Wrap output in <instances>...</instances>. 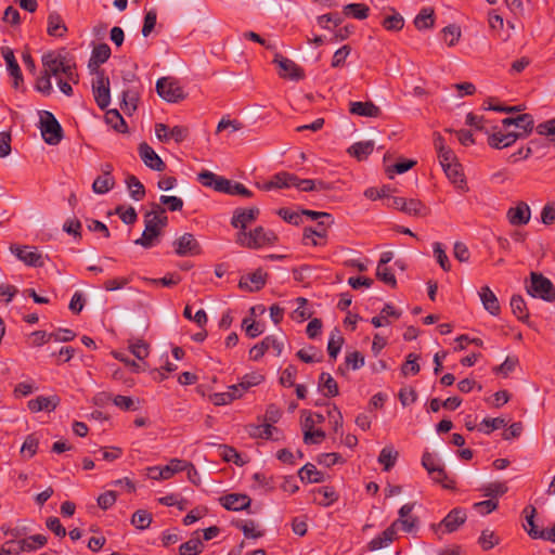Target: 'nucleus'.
<instances>
[{
  "instance_id": "c9c22d12",
  "label": "nucleus",
  "mask_w": 555,
  "mask_h": 555,
  "mask_svg": "<svg viewBox=\"0 0 555 555\" xmlns=\"http://www.w3.org/2000/svg\"><path fill=\"white\" fill-rule=\"evenodd\" d=\"M434 23L435 14L430 8H423L414 18V25L418 30L431 28Z\"/></svg>"
},
{
  "instance_id": "3c124183",
  "label": "nucleus",
  "mask_w": 555,
  "mask_h": 555,
  "mask_svg": "<svg viewBox=\"0 0 555 555\" xmlns=\"http://www.w3.org/2000/svg\"><path fill=\"white\" fill-rule=\"evenodd\" d=\"M369 7L363 3H350L344 8V13L354 18L364 20L369 16Z\"/></svg>"
},
{
  "instance_id": "72a5a7b5",
  "label": "nucleus",
  "mask_w": 555,
  "mask_h": 555,
  "mask_svg": "<svg viewBox=\"0 0 555 555\" xmlns=\"http://www.w3.org/2000/svg\"><path fill=\"white\" fill-rule=\"evenodd\" d=\"M398 457V451L392 446H387L382 449L378 455V463L383 465L384 470L388 472L396 465Z\"/></svg>"
},
{
  "instance_id": "864d4df0",
  "label": "nucleus",
  "mask_w": 555,
  "mask_h": 555,
  "mask_svg": "<svg viewBox=\"0 0 555 555\" xmlns=\"http://www.w3.org/2000/svg\"><path fill=\"white\" fill-rule=\"evenodd\" d=\"M481 490L483 491L486 496H490L493 499L505 494L508 488L505 482L495 481L483 486Z\"/></svg>"
},
{
  "instance_id": "4468645a",
  "label": "nucleus",
  "mask_w": 555,
  "mask_h": 555,
  "mask_svg": "<svg viewBox=\"0 0 555 555\" xmlns=\"http://www.w3.org/2000/svg\"><path fill=\"white\" fill-rule=\"evenodd\" d=\"M68 62L66 56L61 53L48 52L42 56L44 72L54 77H57L65 70V65H67Z\"/></svg>"
},
{
  "instance_id": "a19ab883",
  "label": "nucleus",
  "mask_w": 555,
  "mask_h": 555,
  "mask_svg": "<svg viewBox=\"0 0 555 555\" xmlns=\"http://www.w3.org/2000/svg\"><path fill=\"white\" fill-rule=\"evenodd\" d=\"M344 344V337L340 334L338 328H334L331 332L328 344H327V352L328 356L333 359H336L339 353L341 346Z\"/></svg>"
},
{
  "instance_id": "aec40b11",
  "label": "nucleus",
  "mask_w": 555,
  "mask_h": 555,
  "mask_svg": "<svg viewBox=\"0 0 555 555\" xmlns=\"http://www.w3.org/2000/svg\"><path fill=\"white\" fill-rule=\"evenodd\" d=\"M47 537L42 534H34L20 541H9L5 545H16L15 554L21 552H29L42 547L47 544Z\"/></svg>"
},
{
  "instance_id": "20e7f679",
  "label": "nucleus",
  "mask_w": 555,
  "mask_h": 555,
  "mask_svg": "<svg viewBox=\"0 0 555 555\" xmlns=\"http://www.w3.org/2000/svg\"><path fill=\"white\" fill-rule=\"evenodd\" d=\"M527 292L530 296L546 301H552L555 297L552 282L537 272H531L530 284L527 285Z\"/></svg>"
},
{
  "instance_id": "6e6d98bb",
  "label": "nucleus",
  "mask_w": 555,
  "mask_h": 555,
  "mask_svg": "<svg viewBox=\"0 0 555 555\" xmlns=\"http://www.w3.org/2000/svg\"><path fill=\"white\" fill-rule=\"evenodd\" d=\"M103 397H105L107 400H112L113 403L118 406L119 409L124 411H130L134 410L133 408V400L130 397L117 395L115 397H112V395L103 392Z\"/></svg>"
},
{
  "instance_id": "69168bd1",
  "label": "nucleus",
  "mask_w": 555,
  "mask_h": 555,
  "mask_svg": "<svg viewBox=\"0 0 555 555\" xmlns=\"http://www.w3.org/2000/svg\"><path fill=\"white\" fill-rule=\"evenodd\" d=\"M105 119L117 131H121L120 127H126V122L117 109L107 111Z\"/></svg>"
},
{
  "instance_id": "6ab92c4d",
  "label": "nucleus",
  "mask_w": 555,
  "mask_h": 555,
  "mask_svg": "<svg viewBox=\"0 0 555 555\" xmlns=\"http://www.w3.org/2000/svg\"><path fill=\"white\" fill-rule=\"evenodd\" d=\"M518 138H521V133L500 129L489 135L488 143L491 147L504 149L511 146Z\"/></svg>"
},
{
  "instance_id": "2f4dec72",
  "label": "nucleus",
  "mask_w": 555,
  "mask_h": 555,
  "mask_svg": "<svg viewBox=\"0 0 555 555\" xmlns=\"http://www.w3.org/2000/svg\"><path fill=\"white\" fill-rule=\"evenodd\" d=\"M47 31L53 37H62L67 31L64 21L57 13L53 12L49 14Z\"/></svg>"
},
{
  "instance_id": "0e129e2a",
  "label": "nucleus",
  "mask_w": 555,
  "mask_h": 555,
  "mask_svg": "<svg viewBox=\"0 0 555 555\" xmlns=\"http://www.w3.org/2000/svg\"><path fill=\"white\" fill-rule=\"evenodd\" d=\"M35 88L38 92L49 95L52 91L51 76L43 70V73L37 78Z\"/></svg>"
},
{
  "instance_id": "338daca9",
  "label": "nucleus",
  "mask_w": 555,
  "mask_h": 555,
  "mask_svg": "<svg viewBox=\"0 0 555 555\" xmlns=\"http://www.w3.org/2000/svg\"><path fill=\"white\" fill-rule=\"evenodd\" d=\"M351 48L348 44L343 46L339 48L333 55L332 59V67L338 68L344 66L347 56L350 54Z\"/></svg>"
},
{
  "instance_id": "f3484780",
  "label": "nucleus",
  "mask_w": 555,
  "mask_h": 555,
  "mask_svg": "<svg viewBox=\"0 0 555 555\" xmlns=\"http://www.w3.org/2000/svg\"><path fill=\"white\" fill-rule=\"evenodd\" d=\"M139 155L145 166L156 171H164L166 168L163 159L156 154V152L146 143L142 142L139 145Z\"/></svg>"
},
{
  "instance_id": "a878e982",
  "label": "nucleus",
  "mask_w": 555,
  "mask_h": 555,
  "mask_svg": "<svg viewBox=\"0 0 555 555\" xmlns=\"http://www.w3.org/2000/svg\"><path fill=\"white\" fill-rule=\"evenodd\" d=\"M349 112L352 115L364 116V117H378L380 115V108L373 102H350Z\"/></svg>"
},
{
  "instance_id": "0eeeda50",
  "label": "nucleus",
  "mask_w": 555,
  "mask_h": 555,
  "mask_svg": "<svg viewBox=\"0 0 555 555\" xmlns=\"http://www.w3.org/2000/svg\"><path fill=\"white\" fill-rule=\"evenodd\" d=\"M524 513L526 514V521L528 525V527L524 525V528L532 539H543L555 542V525L543 530H538L534 524L535 508L529 505L524 509Z\"/></svg>"
},
{
  "instance_id": "4d7b16f0",
  "label": "nucleus",
  "mask_w": 555,
  "mask_h": 555,
  "mask_svg": "<svg viewBox=\"0 0 555 555\" xmlns=\"http://www.w3.org/2000/svg\"><path fill=\"white\" fill-rule=\"evenodd\" d=\"M382 24L387 30L398 31L403 28L404 20L399 13L395 12L392 15L385 17Z\"/></svg>"
},
{
  "instance_id": "f03ea898",
  "label": "nucleus",
  "mask_w": 555,
  "mask_h": 555,
  "mask_svg": "<svg viewBox=\"0 0 555 555\" xmlns=\"http://www.w3.org/2000/svg\"><path fill=\"white\" fill-rule=\"evenodd\" d=\"M276 240L278 236L275 233L271 230H266L263 227H257L249 232L240 231L236 234V243L250 249H258L267 245H273Z\"/></svg>"
},
{
  "instance_id": "dca6fc26",
  "label": "nucleus",
  "mask_w": 555,
  "mask_h": 555,
  "mask_svg": "<svg viewBox=\"0 0 555 555\" xmlns=\"http://www.w3.org/2000/svg\"><path fill=\"white\" fill-rule=\"evenodd\" d=\"M220 504L228 511H247L251 499L247 494L230 493L219 498Z\"/></svg>"
},
{
  "instance_id": "de8ad7c7",
  "label": "nucleus",
  "mask_w": 555,
  "mask_h": 555,
  "mask_svg": "<svg viewBox=\"0 0 555 555\" xmlns=\"http://www.w3.org/2000/svg\"><path fill=\"white\" fill-rule=\"evenodd\" d=\"M152 522V515L147 511L138 509L131 518V524L140 530H144L150 527Z\"/></svg>"
},
{
  "instance_id": "bb28decb",
  "label": "nucleus",
  "mask_w": 555,
  "mask_h": 555,
  "mask_svg": "<svg viewBox=\"0 0 555 555\" xmlns=\"http://www.w3.org/2000/svg\"><path fill=\"white\" fill-rule=\"evenodd\" d=\"M435 146L438 151V158L442 169L457 164L456 156L452 150L444 145V140L440 134L435 139Z\"/></svg>"
},
{
  "instance_id": "473e14b6",
  "label": "nucleus",
  "mask_w": 555,
  "mask_h": 555,
  "mask_svg": "<svg viewBox=\"0 0 555 555\" xmlns=\"http://www.w3.org/2000/svg\"><path fill=\"white\" fill-rule=\"evenodd\" d=\"M319 387L327 398L336 397L339 392L338 385L330 373H321L319 377Z\"/></svg>"
},
{
  "instance_id": "412c9836",
  "label": "nucleus",
  "mask_w": 555,
  "mask_h": 555,
  "mask_svg": "<svg viewBox=\"0 0 555 555\" xmlns=\"http://www.w3.org/2000/svg\"><path fill=\"white\" fill-rule=\"evenodd\" d=\"M507 219L512 225H525L530 220V208L525 202H520L516 207L507 210Z\"/></svg>"
},
{
  "instance_id": "e2e57ef3",
  "label": "nucleus",
  "mask_w": 555,
  "mask_h": 555,
  "mask_svg": "<svg viewBox=\"0 0 555 555\" xmlns=\"http://www.w3.org/2000/svg\"><path fill=\"white\" fill-rule=\"evenodd\" d=\"M442 34L444 41L449 47H452L459 41L461 37V29L455 25H449L442 29Z\"/></svg>"
},
{
  "instance_id": "ea45409f",
  "label": "nucleus",
  "mask_w": 555,
  "mask_h": 555,
  "mask_svg": "<svg viewBox=\"0 0 555 555\" xmlns=\"http://www.w3.org/2000/svg\"><path fill=\"white\" fill-rule=\"evenodd\" d=\"M222 176H218L209 170H203L197 175L198 182L209 189H212L216 192H219L220 186L218 183H221Z\"/></svg>"
},
{
  "instance_id": "79ce46f5",
  "label": "nucleus",
  "mask_w": 555,
  "mask_h": 555,
  "mask_svg": "<svg viewBox=\"0 0 555 555\" xmlns=\"http://www.w3.org/2000/svg\"><path fill=\"white\" fill-rule=\"evenodd\" d=\"M264 379V376L259 372H251L248 374H245L241 382L236 385L238 386L240 391H242V395L249 389L250 387L257 386L261 384Z\"/></svg>"
},
{
  "instance_id": "680f3d73",
  "label": "nucleus",
  "mask_w": 555,
  "mask_h": 555,
  "mask_svg": "<svg viewBox=\"0 0 555 555\" xmlns=\"http://www.w3.org/2000/svg\"><path fill=\"white\" fill-rule=\"evenodd\" d=\"M220 455L225 462L234 463L236 465H243L244 462L241 459L240 453L232 447L221 446L220 447Z\"/></svg>"
},
{
  "instance_id": "c756f323",
  "label": "nucleus",
  "mask_w": 555,
  "mask_h": 555,
  "mask_svg": "<svg viewBox=\"0 0 555 555\" xmlns=\"http://www.w3.org/2000/svg\"><path fill=\"white\" fill-rule=\"evenodd\" d=\"M338 500V495L332 487H321L314 491L313 502L327 507Z\"/></svg>"
},
{
  "instance_id": "cd10ccee",
  "label": "nucleus",
  "mask_w": 555,
  "mask_h": 555,
  "mask_svg": "<svg viewBox=\"0 0 555 555\" xmlns=\"http://www.w3.org/2000/svg\"><path fill=\"white\" fill-rule=\"evenodd\" d=\"M111 56V48L106 43H100L92 50L91 59L89 61V68L96 73L99 66L105 63Z\"/></svg>"
},
{
  "instance_id": "e433bc0d",
  "label": "nucleus",
  "mask_w": 555,
  "mask_h": 555,
  "mask_svg": "<svg viewBox=\"0 0 555 555\" xmlns=\"http://www.w3.org/2000/svg\"><path fill=\"white\" fill-rule=\"evenodd\" d=\"M198 532L196 531L195 534ZM204 551V543L198 535L191 538L179 547V555H198Z\"/></svg>"
},
{
  "instance_id": "5701e85b",
  "label": "nucleus",
  "mask_w": 555,
  "mask_h": 555,
  "mask_svg": "<svg viewBox=\"0 0 555 555\" xmlns=\"http://www.w3.org/2000/svg\"><path fill=\"white\" fill-rule=\"evenodd\" d=\"M397 527H398V521H393L380 534H378L373 540H371V542L369 543V548L371 551H377V550L388 546L396 538Z\"/></svg>"
},
{
  "instance_id": "774afa93",
  "label": "nucleus",
  "mask_w": 555,
  "mask_h": 555,
  "mask_svg": "<svg viewBox=\"0 0 555 555\" xmlns=\"http://www.w3.org/2000/svg\"><path fill=\"white\" fill-rule=\"evenodd\" d=\"M297 374V369L295 365L289 364L281 374L280 383L284 387H292L295 385V378Z\"/></svg>"
},
{
  "instance_id": "49530a36",
  "label": "nucleus",
  "mask_w": 555,
  "mask_h": 555,
  "mask_svg": "<svg viewBox=\"0 0 555 555\" xmlns=\"http://www.w3.org/2000/svg\"><path fill=\"white\" fill-rule=\"evenodd\" d=\"M126 183L130 191V195L134 201H141L145 196L144 185L135 176H129L126 179Z\"/></svg>"
},
{
  "instance_id": "2eb2a0df",
  "label": "nucleus",
  "mask_w": 555,
  "mask_h": 555,
  "mask_svg": "<svg viewBox=\"0 0 555 555\" xmlns=\"http://www.w3.org/2000/svg\"><path fill=\"white\" fill-rule=\"evenodd\" d=\"M260 211L257 207L237 208L234 210L231 219V225L240 231H246L248 224L253 223L259 216Z\"/></svg>"
},
{
  "instance_id": "1a4fd4ad",
  "label": "nucleus",
  "mask_w": 555,
  "mask_h": 555,
  "mask_svg": "<svg viewBox=\"0 0 555 555\" xmlns=\"http://www.w3.org/2000/svg\"><path fill=\"white\" fill-rule=\"evenodd\" d=\"M175 251L180 257L197 256L202 254V247L192 233H184L173 242Z\"/></svg>"
},
{
  "instance_id": "09e8293b",
  "label": "nucleus",
  "mask_w": 555,
  "mask_h": 555,
  "mask_svg": "<svg viewBox=\"0 0 555 555\" xmlns=\"http://www.w3.org/2000/svg\"><path fill=\"white\" fill-rule=\"evenodd\" d=\"M38 446H39L38 438L34 434L28 435L25 438V441L21 448L22 455L26 459H31L37 453Z\"/></svg>"
},
{
  "instance_id": "9d476101",
  "label": "nucleus",
  "mask_w": 555,
  "mask_h": 555,
  "mask_svg": "<svg viewBox=\"0 0 555 555\" xmlns=\"http://www.w3.org/2000/svg\"><path fill=\"white\" fill-rule=\"evenodd\" d=\"M10 250L27 266L42 267L44 264L43 256L36 247L11 245Z\"/></svg>"
},
{
  "instance_id": "c03bdc74",
  "label": "nucleus",
  "mask_w": 555,
  "mask_h": 555,
  "mask_svg": "<svg viewBox=\"0 0 555 555\" xmlns=\"http://www.w3.org/2000/svg\"><path fill=\"white\" fill-rule=\"evenodd\" d=\"M115 184V179L113 176H99L93 184H92V190L94 193L96 194H105L107 193L108 191H111L113 189Z\"/></svg>"
},
{
  "instance_id": "8fccbe9b",
  "label": "nucleus",
  "mask_w": 555,
  "mask_h": 555,
  "mask_svg": "<svg viewBox=\"0 0 555 555\" xmlns=\"http://www.w3.org/2000/svg\"><path fill=\"white\" fill-rule=\"evenodd\" d=\"M518 130L517 133H521V137L527 135L533 129V118L530 114H521L515 117V125Z\"/></svg>"
},
{
  "instance_id": "bf43d9fd",
  "label": "nucleus",
  "mask_w": 555,
  "mask_h": 555,
  "mask_svg": "<svg viewBox=\"0 0 555 555\" xmlns=\"http://www.w3.org/2000/svg\"><path fill=\"white\" fill-rule=\"evenodd\" d=\"M434 255L437 259V262L440 264L443 271H450L451 264L449 258L442 247V244L439 242L434 243Z\"/></svg>"
},
{
  "instance_id": "b1692460",
  "label": "nucleus",
  "mask_w": 555,
  "mask_h": 555,
  "mask_svg": "<svg viewBox=\"0 0 555 555\" xmlns=\"http://www.w3.org/2000/svg\"><path fill=\"white\" fill-rule=\"evenodd\" d=\"M60 403V398L57 396L44 397L39 396L35 399L28 401L27 406L33 413H37L40 411H54Z\"/></svg>"
},
{
  "instance_id": "603ef678",
  "label": "nucleus",
  "mask_w": 555,
  "mask_h": 555,
  "mask_svg": "<svg viewBox=\"0 0 555 555\" xmlns=\"http://www.w3.org/2000/svg\"><path fill=\"white\" fill-rule=\"evenodd\" d=\"M1 54L7 63V68L10 75L18 74V72H22L15 59L14 52L11 48L2 47Z\"/></svg>"
},
{
  "instance_id": "4c0bfd02",
  "label": "nucleus",
  "mask_w": 555,
  "mask_h": 555,
  "mask_svg": "<svg viewBox=\"0 0 555 555\" xmlns=\"http://www.w3.org/2000/svg\"><path fill=\"white\" fill-rule=\"evenodd\" d=\"M276 427H274L270 423L261 424V425H248L247 431L253 438H261V439H272L273 431H276Z\"/></svg>"
},
{
  "instance_id": "f257e3e1",
  "label": "nucleus",
  "mask_w": 555,
  "mask_h": 555,
  "mask_svg": "<svg viewBox=\"0 0 555 555\" xmlns=\"http://www.w3.org/2000/svg\"><path fill=\"white\" fill-rule=\"evenodd\" d=\"M152 209L144 215L145 229L142 236L134 241L135 245L144 248H151L155 245L157 237L160 235L162 230L167 225L168 218L165 208L159 204L153 203Z\"/></svg>"
},
{
  "instance_id": "a211bd4d",
  "label": "nucleus",
  "mask_w": 555,
  "mask_h": 555,
  "mask_svg": "<svg viewBox=\"0 0 555 555\" xmlns=\"http://www.w3.org/2000/svg\"><path fill=\"white\" fill-rule=\"evenodd\" d=\"M267 273L262 269L246 274L241 278L238 286L248 292L260 291L266 285Z\"/></svg>"
},
{
  "instance_id": "7ed1b4c3",
  "label": "nucleus",
  "mask_w": 555,
  "mask_h": 555,
  "mask_svg": "<svg viewBox=\"0 0 555 555\" xmlns=\"http://www.w3.org/2000/svg\"><path fill=\"white\" fill-rule=\"evenodd\" d=\"M39 129L42 139L49 145H56L63 139V129L55 116L49 111L39 112Z\"/></svg>"
},
{
  "instance_id": "393cba45",
  "label": "nucleus",
  "mask_w": 555,
  "mask_h": 555,
  "mask_svg": "<svg viewBox=\"0 0 555 555\" xmlns=\"http://www.w3.org/2000/svg\"><path fill=\"white\" fill-rule=\"evenodd\" d=\"M479 297L482 302L483 308L491 314V315H499L501 312V307L498 297L495 294L491 291L489 286H482L479 291Z\"/></svg>"
},
{
  "instance_id": "423d86ee",
  "label": "nucleus",
  "mask_w": 555,
  "mask_h": 555,
  "mask_svg": "<svg viewBox=\"0 0 555 555\" xmlns=\"http://www.w3.org/2000/svg\"><path fill=\"white\" fill-rule=\"evenodd\" d=\"M95 75L92 81L94 101L101 109H105L111 103L109 78L104 70H96Z\"/></svg>"
},
{
  "instance_id": "39448f33",
  "label": "nucleus",
  "mask_w": 555,
  "mask_h": 555,
  "mask_svg": "<svg viewBox=\"0 0 555 555\" xmlns=\"http://www.w3.org/2000/svg\"><path fill=\"white\" fill-rule=\"evenodd\" d=\"M156 91L162 99L171 103H177L185 98L179 82L170 77L159 78L156 82Z\"/></svg>"
},
{
  "instance_id": "c85d7f7f",
  "label": "nucleus",
  "mask_w": 555,
  "mask_h": 555,
  "mask_svg": "<svg viewBox=\"0 0 555 555\" xmlns=\"http://www.w3.org/2000/svg\"><path fill=\"white\" fill-rule=\"evenodd\" d=\"M443 171L455 188L461 191H466V180L462 170V166L459 163L443 168Z\"/></svg>"
},
{
  "instance_id": "f8f14e48",
  "label": "nucleus",
  "mask_w": 555,
  "mask_h": 555,
  "mask_svg": "<svg viewBox=\"0 0 555 555\" xmlns=\"http://www.w3.org/2000/svg\"><path fill=\"white\" fill-rule=\"evenodd\" d=\"M185 467H188V461L180 459H171L169 463L163 467H149L150 472H157V475L151 474L150 478L154 480H167L171 478L175 474L184 472Z\"/></svg>"
},
{
  "instance_id": "5fc2aeb1",
  "label": "nucleus",
  "mask_w": 555,
  "mask_h": 555,
  "mask_svg": "<svg viewBox=\"0 0 555 555\" xmlns=\"http://www.w3.org/2000/svg\"><path fill=\"white\" fill-rule=\"evenodd\" d=\"M273 184L276 189L291 188L294 181H297V176L286 171L279 172L272 177Z\"/></svg>"
},
{
  "instance_id": "052dcab7",
  "label": "nucleus",
  "mask_w": 555,
  "mask_h": 555,
  "mask_svg": "<svg viewBox=\"0 0 555 555\" xmlns=\"http://www.w3.org/2000/svg\"><path fill=\"white\" fill-rule=\"evenodd\" d=\"M478 542L482 550L488 551L499 543V538L493 531L486 529L481 532Z\"/></svg>"
},
{
  "instance_id": "37998d69",
  "label": "nucleus",
  "mask_w": 555,
  "mask_h": 555,
  "mask_svg": "<svg viewBox=\"0 0 555 555\" xmlns=\"http://www.w3.org/2000/svg\"><path fill=\"white\" fill-rule=\"evenodd\" d=\"M511 308L514 313V315L519 321H525L528 319L529 313L527 310L526 302L524 298L520 295H514L511 299Z\"/></svg>"
},
{
  "instance_id": "a18cd8bd",
  "label": "nucleus",
  "mask_w": 555,
  "mask_h": 555,
  "mask_svg": "<svg viewBox=\"0 0 555 555\" xmlns=\"http://www.w3.org/2000/svg\"><path fill=\"white\" fill-rule=\"evenodd\" d=\"M121 98H122V109L124 111L131 113L132 111L137 109V104L139 101L138 91H135L131 88L125 89L121 92Z\"/></svg>"
},
{
  "instance_id": "13d9d810",
  "label": "nucleus",
  "mask_w": 555,
  "mask_h": 555,
  "mask_svg": "<svg viewBox=\"0 0 555 555\" xmlns=\"http://www.w3.org/2000/svg\"><path fill=\"white\" fill-rule=\"evenodd\" d=\"M376 278L391 287L397 285L396 276L387 266H377Z\"/></svg>"
},
{
  "instance_id": "ddd939ff",
  "label": "nucleus",
  "mask_w": 555,
  "mask_h": 555,
  "mask_svg": "<svg viewBox=\"0 0 555 555\" xmlns=\"http://www.w3.org/2000/svg\"><path fill=\"white\" fill-rule=\"evenodd\" d=\"M270 349H273L279 357L283 351V343L279 341L276 337L269 335L249 350V356L254 361H258Z\"/></svg>"
},
{
  "instance_id": "6e6552de",
  "label": "nucleus",
  "mask_w": 555,
  "mask_h": 555,
  "mask_svg": "<svg viewBox=\"0 0 555 555\" xmlns=\"http://www.w3.org/2000/svg\"><path fill=\"white\" fill-rule=\"evenodd\" d=\"M273 63H275L279 66V75L282 78L295 81L305 78V72L300 66H298L294 61L284 57L279 53L275 54Z\"/></svg>"
},
{
  "instance_id": "f704fd0d",
  "label": "nucleus",
  "mask_w": 555,
  "mask_h": 555,
  "mask_svg": "<svg viewBox=\"0 0 555 555\" xmlns=\"http://www.w3.org/2000/svg\"><path fill=\"white\" fill-rule=\"evenodd\" d=\"M374 150L373 141L356 142L349 149L348 153L358 160L365 159Z\"/></svg>"
},
{
  "instance_id": "58836bf2",
  "label": "nucleus",
  "mask_w": 555,
  "mask_h": 555,
  "mask_svg": "<svg viewBox=\"0 0 555 555\" xmlns=\"http://www.w3.org/2000/svg\"><path fill=\"white\" fill-rule=\"evenodd\" d=\"M298 474L301 481L322 482L324 480L323 473L318 470L317 467L311 463L304 465Z\"/></svg>"
},
{
  "instance_id": "9b49d317",
  "label": "nucleus",
  "mask_w": 555,
  "mask_h": 555,
  "mask_svg": "<svg viewBox=\"0 0 555 555\" xmlns=\"http://www.w3.org/2000/svg\"><path fill=\"white\" fill-rule=\"evenodd\" d=\"M155 133L162 142L173 140L176 143H181L186 139L189 130L183 126H175L170 129L167 125L159 122L155 125Z\"/></svg>"
},
{
  "instance_id": "4be33fe9",
  "label": "nucleus",
  "mask_w": 555,
  "mask_h": 555,
  "mask_svg": "<svg viewBox=\"0 0 555 555\" xmlns=\"http://www.w3.org/2000/svg\"><path fill=\"white\" fill-rule=\"evenodd\" d=\"M466 520V513L464 509H452L438 525V529L444 528L446 532L455 531Z\"/></svg>"
},
{
  "instance_id": "7c9ffc66",
  "label": "nucleus",
  "mask_w": 555,
  "mask_h": 555,
  "mask_svg": "<svg viewBox=\"0 0 555 555\" xmlns=\"http://www.w3.org/2000/svg\"><path fill=\"white\" fill-rule=\"evenodd\" d=\"M242 397L238 386H230L227 392H217L210 396V400L215 405H225L231 403L233 400Z\"/></svg>"
}]
</instances>
